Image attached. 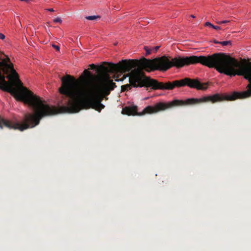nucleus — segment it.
<instances>
[{"label": "nucleus", "mask_w": 251, "mask_h": 251, "mask_svg": "<svg viewBox=\"0 0 251 251\" xmlns=\"http://www.w3.org/2000/svg\"><path fill=\"white\" fill-rule=\"evenodd\" d=\"M124 65L123 60L117 64L103 62L98 68L99 76L97 84L88 70L84 71L79 81L70 75L62 77L59 91L67 100L65 105L56 108L46 104L23 86L10 58L1 51V90L9 92L17 100L31 107L35 112L25 114L22 122H12L1 118V128L5 126L23 131L38 125L44 117L61 113H77L82 109L91 108L100 112L105 107L101 103L104 96L108 95L116 87L109 73L125 72Z\"/></svg>", "instance_id": "f257e3e1"}, {"label": "nucleus", "mask_w": 251, "mask_h": 251, "mask_svg": "<svg viewBox=\"0 0 251 251\" xmlns=\"http://www.w3.org/2000/svg\"><path fill=\"white\" fill-rule=\"evenodd\" d=\"M123 62L124 64L125 72L129 71L136 67H139L143 72L144 70L147 72L154 70L166 71L173 66L181 68L185 65L200 63L209 68H213L219 73L230 77L236 75L243 76L249 82L247 86V90L245 91L234 92L230 95L216 94L200 99L174 100L166 103L158 102L154 106H147L142 113L138 112L137 106H126L123 108L122 113L128 116H141L145 114L156 113L176 106L192 105L208 102L215 103L224 100L232 101L238 99H243L251 97V63L241 64L235 58L224 53H215L207 56H179L173 58L172 61L167 56H163L152 60L145 57L140 60L125 59L123 60Z\"/></svg>", "instance_id": "f03ea898"}, {"label": "nucleus", "mask_w": 251, "mask_h": 251, "mask_svg": "<svg viewBox=\"0 0 251 251\" xmlns=\"http://www.w3.org/2000/svg\"><path fill=\"white\" fill-rule=\"evenodd\" d=\"M128 73L126 76L129 77V84L122 85L121 90L125 92L130 90L132 87H142L146 86L151 87L153 89L172 90L175 87L188 86L198 90H205L208 87L207 83H201L197 79L185 78L167 83L159 82L156 80L151 79L145 76L144 72L139 67L132 68L129 71L125 72L112 73V74H124Z\"/></svg>", "instance_id": "7ed1b4c3"}, {"label": "nucleus", "mask_w": 251, "mask_h": 251, "mask_svg": "<svg viewBox=\"0 0 251 251\" xmlns=\"http://www.w3.org/2000/svg\"><path fill=\"white\" fill-rule=\"evenodd\" d=\"M100 16H95V15H94V16H87L86 17V19L87 20H96L97 19H100Z\"/></svg>", "instance_id": "20e7f679"}, {"label": "nucleus", "mask_w": 251, "mask_h": 251, "mask_svg": "<svg viewBox=\"0 0 251 251\" xmlns=\"http://www.w3.org/2000/svg\"><path fill=\"white\" fill-rule=\"evenodd\" d=\"M220 44H221L223 46H228V45H231V43L230 41H226L220 42Z\"/></svg>", "instance_id": "39448f33"}, {"label": "nucleus", "mask_w": 251, "mask_h": 251, "mask_svg": "<svg viewBox=\"0 0 251 251\" xmlns=\"http://www.w3.org/2000/svg\"><path fill=\"white\" fill-rule=\"evenodd\" d=\"M145 50L146 51V55H148L151 54V52H152L151 49V48L149 49L147 47H145Z\"/></svg>", "instance_id": "423d86ee"}, {"label": "nucleus", "mask_w": 251, "mask_h": 251, "mask_svg": "<svg viewBox=\"0 0 251 251\" xmlns=\"http://www.w3.org/2000/svg\"><path fill=\"white\" fill-rule=\"evenodd\" d=\"M62 21L61 19L59 17H57V18L53 19V23H59L61 24L62 23Z\"/></svg>", "instance_id": "0eeeda50"}, {"label": "nucleus", "mask_w": 251, "mask_h": 251, "mask_svg": "<svg viewBox=\"0 0 251 251\" xmlns=\"http://www.w3.org/2000/svg\"><path fill=\"white\" fill-rule=\"evenodd\" d=\"M159 46H156V47H152L151 48V50H152V52H155L157 51V50L159 49Z\"/></svg>", "instance_id": "6e6552de"}, {"label": "nucleus", "mask_w": 251, "mask_h": 251, "mask_svg": "<svg viewBox=\"0 0 251 251\" xmlns=\"http://www.w3.org/2000/svg\"><path fill=\"white\" fill-rule=\"evenodd\" d=\"M52 47L55 49L57 51H59V50H60V48L58 46H57V45H54L53 44L52 45Z\"/></svg>", "instance_id": "1a4fd4ad"}, {"label": "nucleus", "mask_w": 251, "mask_h": 251, "mask_svg": "<svg viewBox=\"0 0 251 251\" xmlns=\"http://www.w3.org/2000/svg\"><path fill=\"white\" fill-rule=\"evenodd\" d=\"M205 25L207 26H210V27H213V26H214V25L211 24L210 22H206V23H205Z\"/></svg>", "instance_id": "9d476101"}, {"label": "nucleus", "mask_w": 251, "mask_h": 251, "mask_svg": "<svg viewBox=\"0 0 251 251\" xmlns=\"http://www.w3.org/2000/svg\"><path fill=\"white\" fill-rule=\"evenodd\" d=\"M90 67L91 68V69H95L96 68V66L94 64H92L90 65Z\"/></svg>", "instance_id": "9b49d317"}, {"label": "nucleus", "mask_w": 251, "mask_h": 251, "mask_svg": "<svg viewBox=\"0 0 251 251\" xmlns=\"http://www.w3.org/2000/svg\"><path fill=\"white\" fill-rule=\"evenodd\" d=\"M212 28L216 30L221 29V27L218 26L214 25Z\"/></svg>", "instance_id": "f8f14e48"}, {"label": "nucleus", "mask_w": 251, "mask_h": 251, "mask_svg": "<svg viewBox=\"0 0 251 251\" xmlns=\"http://www.w3.org/2000/svg\"><path fill=\"white\" fill-rule=\"evenodd\" d=\"M222 22L223 23V24H227V23H230V21L224 20V21H222Z\"/></svg>", "instance_id": "ddd939ff"}, {"label": "nucleus", "mask_w": 251, "mask_h": 251, "mask_svg": "<svg viewBox=\"0 0 251 251\" xmlns=\"http://www.w3.org/2000/svg\"><path fill=\"white\" fill-rule=\"evenodd\" d=\"M46 10L50 11V12H54V10L52 8H48V9H46Z\"/></svg>", "instance_id": "4468645a"}, {"label": "nucleus", "mask_w": 251, "mask_h": 251, "mask_svg": "<svg viewBox=\"0 0 251 251\" xmlns=\"http://www.w3.org/2000/svg\"><path fill=\"white\" fill-rule=\"evenodd\" d=\"M5 38V36L3 34L1 33V40H3Z\"/></svg>", "instance_id": "2eb2a0df"}, {"label": "nucleus", "mask_w": 251, "mask_h": 251, "mask_svg": "<svg viewBox=\"0 0 251 251\" xmlns=\"http://www.w3.org/2000/svg\"><path fill=\"white\" fill-rule=\"evenodd\" d=\"M213 42H214V43H215V44H220V42L217 41H216V40H214L213 41Z\"/></svg>", "instance_id": "dca6fc26"}, {"label": "nucleus", "mask_w": 251, "mask_h": 251, "mask_svg": "<svg viewBox=\"0 0 251 251\" xmlns=\"http://www.w3.org/2000/svg\"><path fill=\"white\" fill-rule=\"evenodd\" d=\"M20 1H25V2H28L29 1V0H20Z\"/></svg>", "instance_id": "f3484780"}, {"label": "nucleus", "mask_w": 251, "mask_h": 251, "mask_svg": "<svg viewBox=\"0 0 251 251\" xmlns=\"http://www.w3.org/2000/svg\"><path fill=\"white\" fill-rule=\"evenodd\" d=\"M217 23L219 25L223 24V23L222 22V21H218V22H217Z\"/></svg>", "instance_id": "a211bd4d"}, {"label": "nucleus", "mask_w": 251, "mask_h": 251, "mask_svg": "<svg viewBox=\"0 0 251 251\" xmlns=\"http://www.w3.org/2000/svg\"><path fill=\"white\" fill-rule=\"evenodd\" d=\"M191 17L193 18H195V16L194 15H191L190 16Z\"/></svg>", "instance_id": "6ab92c4d"}]
</instances>
